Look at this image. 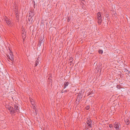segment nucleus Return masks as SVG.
<instances>
[{
  "label": "nucleus",
  "mask_w": 130,
  "mask_h": 130,
  "mask_svg": "<svg viewBox=\"0 0 130 130\" xmlns=\"http://www.w3.org/2000/svg\"><path fill=\"white\" fill-rule=\"evenodd\" d=\"M97 17L98 20V23L99 24V25H101L102 21L101 12H99L97 13Z\"/></svg>",
  "instance_id": "1"
},
{
  "label": "nucleus",
  "mask_w": 130,
  "mask_h": 130,
  "mask_svg": "<svg viewBox=\"0 0 130 130\" xmlns=\"http://www.w3.org/2000/svg\"><path fill=\"white\" fill-rule=\"evenodd\" d=\"M80 101V100L76 99L75 102L78 105L79 104V103Z\"/></svg>",
  "instance_id": "17"
},
{
  "label": "nucleus",
  "mask_w": 130,
  "mask_h": 130,
  "mask_svg": "<svg viewBox=\"0 0 130 130\" xmlns=\"http://www.w3.org/2000/svg\"><path fill=\"white\" fill-rule=\"evenodd\" d=\"M72 61H70V63H71L72 62Z\"/></svg>",
  "instance_id": "35"
},
{
  "label": "nucleus",
  "mask_w": 130,
  "mask_h": 130,
  "mask_svg": "<svg viewBox=\"0 0 130 130\" xmlns=\"http://www.w3.org/2000/svg\"><path fill=\"white\" fill-rule=\"evenodd\" d=\"M32 17H29L28 20L29 24H31L33 22Z\"/></svg>",
  "instance_id": "11"
},
{
  "label": "nucleus",
  "mask_w": 130,
  "mask_h": 130,
  "mask_svg": "<svg viewBox=\"0 0 130 130\" xmlns=\"http://www.w3.org/2000/svg\"><path fill=\"white\" fill-rule=\"evenodd\" d=\"M30 102H32V101H34L32 99H30Z\"/></svg>",
  "instance_id": "29"
},
{
  "label": "nucleus",
  "mask_w": 130,
  "mask_h": 130,
  "mask_svg": "<svg viewBox=\"0 0 130 130\" xmlns=\"http://www.w3.org/2000/svg\"><path fill=\"white\" fill-rule=\"evenodd\" d=\"M69 60L70 61H73V58L72 57H69Z\"/></svg>",
  "instance_id": "22"
},
{
  "label": "nucleus",
  "mask_w": 130,
  "mask_h": 130,
  "mask_svg": "<svg viewBox=\"0 0 130 130\" xmlns=\"http://www.w3.org/2000/svg\"><path fill=\"white\" fill-rule=\"evenodd\" d=\"M35 112H34V114L35 115H36L37 114V109L36 108H35Z\"/></svg>",
  "instance_id": "20"
},
{
  "label": "nucleus",
  "mask_w": 130,
  "mask_h": 130,
  "mask_svg": "<svg viewBox=\"0 0 130 130\" xmlns=\"http://www.w3.org/2000/svg\"><path fill=\"white\" fill-rule=\"evenodd\" d=\"M94 91H93V90H92L91 92H89V94L88 95H92L94 93Z\"/></svg>",
  "instance_id": "19"
},
{
  "label": "nucleus",
  "mask_w": 130,
  "mask_h": 130,
  "mask_svg": "<svg viewBox=\"0 0 130 130\" xmlns=\"http://www.w3.org/2000/svg\"><path fill=\"white\" fill-rule=\"evenodd\" d=\"M69 83L68 81L65 82L64 84V88H65L69 84Z\"/></svg>",
  "instance_id": "12"
},
{
  "label": "nucleus",
  "mask_w": 130,
  "mask_h": 130,
  "mask_svg": "<svg viewBox=\"0 0 130 130\" xmlns=\"http://www.w3.org/2000/svg\"><path fill=\"white\" fill-rule=\"evenodd\" d=\"M6 107L9 111L10 113L12 111L11 110L13 109V107L9 105H7L6 106Z\"/></svg>",
  "instance_id": "7"
},
{
  "label": "nucleus",
  "mask_w": 130,
  "mask_h": 130,
  "mask_svg": "<svg viewBox=\"0 0 130 130\" xmlns=\"http://www.w3.org/2000/svg\"><path fill=\"white\" fill-rule=\"evenodd\" d=\"M31 103L32 106L35 105V102L34 101H32V102H31Z\"/></svg>",
  "instance_id": "23"
},
{
  "label": "nucleus",
  "mask_w": 130,
  "mask_h": 130,
  "mask_svg": "<svg viewBox=\"0 0 130 130\" xmlns=\"http://www.w3.org/2000/svg\"><path fill=\"white\" fill-rule=\"evenodd\" d=\"M39 60L38 58H37V60L35 61V66L36 67L37 66L39 63Z\"/></svg>",
  "instance_id": "14"
},
{
  "label": "nucleus",
  "mask_w": 130,
  "mask_h": 130,
  "mask_svg": "<svg viewBox=\"0 0 130 130\" xmlns=\"http://www.w3.org/2000/svg\"><path fill=\"white\" fill-rule=\"evenodd\" d=\"M18 105H19L17 104H15L14 105V107L15 108L14 110H15L16 112H19L20 111Z\"/></svg>",
  "instance_id": "5"
},
{
  "label": "nucleus",
  "mask_w": 130,
  "mask_h": 130,
  "mask_svg": "<svg viewBox=\"0 0 130 130\" xmlns=\"http://www.w3.org/2000/svg\"><path fill=\"white\" fill-rule=\"evenodd\" d=\"M14 11L15 12V13H18V11L16 8H14Z\"/></svg>",
  "instance_id": "21"
},
{
  "label": "nucleus",
  "mask_w": 130,
  "mask_h": 130,
  "mask_svg": "<svg viewBox=\"0 0 130 130\" xmlns=\"http://www.w3.org/2000/svg\"><path fill=\"white\" fill-rule=\"evenodd\" d=\"M8 55H7V57L8 58Z\"/></svg>",
  "instance_id": "34"
},
{
  "label": "nucleus",
  "mask_w": 130,
  "mask_h": 130,
  "mask_svg": "<svg viewBox=\"0 0 130 130\" xmlns=\"http://www.w3.org/2000/svg\"><path fill=\"white\" fill-rule=\"evenodd\" d=\"M64 88H63L62 89V91H61V93H62V92H63V91L64 90Z\"/></svg>",
  "instance_id": "30"
},
{
  "label": "nucleus",
  "mask_w": 130,
  "mask_h": 130,
  "mask_svg": "<svg viewBox=\"0 0 130 130\" xmlns=\"http://www.w3.org/2000/svg\"><path fill=\"white\" fill-rule=\"evenodd\" d=\"M5 21L8 25H11L12 24V23L10 22V21L9 20V19L8 18L6 19L5 20Z\"/></svg>",
  "instance_id": "10"
},
{
  "label": "nucleus",
  "mask_w": 130,
  "mask_h": 130,
  "mask_svg": "<svg viewBox=\"0 0 130 130\" xmlns=\"http://www.w3.org/2000/svg\"><path fill=\"white\" fill-rule=\"evenodd\" d=\"M113 126L116 130H120L121 128V125L119 122H115Z\"/></svg>",
  "instance_id": "2"
},
{
  "label": "nucleus",
  "mask_w": 130,
  "mask_h": 130,
  "mask_svg": "<svg viewBox=\"0 0 130 130\" xmlns=\"http://www.w3.org/2000/svg\"><path fill=\"white\" fill-rule=\"evenodd\" d=\"M109 127L111 128L113 127V125L112 124H109Z\"/></svg>",
  "instance_id": "26"
},
{
  "label": "nucleus",
  "mask_w": 130,
  "mask_h": 130,
  "mask_svg": "<svg viewBox=\"0 0 130 130\" xmlns=\"http://www.w3.org/2000/svg\"><path fill=\"white\" fill-rule=\"evenodd\" d=\"M35 14L34 10H31L29 13V17H33Z\"/></svg>",
  "instance_id": "4"
},
{
  "label": "nucleus",
  "mask_w": 130,
  "mask_h": 130,
  "mask_svg": "<svg viewBox=\"0 0 130 130\" xmlns=\"http://www.w3.org/2000/svg\"><path fill=\"white\" fill-rule=\"evenodd\" d=\"M33 106V109L35 110V108H35V105H34V106Z\"/></svg>",
  "instance_id": "31"
},
{
  "label": "nucleus",
  "mask_w": 130,
  "mask_h": 130,
  "mask_svg": "<svg viewBox=\"0 0 130 130\" xmlns=\"http://www.w3.org/2000/svg\"><path fill=\"white\" fill-rule=\"evenodd\" d=\"M92 121L90 119V118H88L87 119V120L86 121V123L88 125L87 127L88 128H92L93 126L92 124Z\"/></svg>",
  "instance_id": "3"
},
{
  "label": "nucleus",
  "mask_w": 130,
  "mask_h": 130,
  "mask_svg": "<svg viewBox=\"0 0 130 130\" xmlns=\"http://www.w3.org/2000/svg\"><path fill=\"white\" fill-rule=\"evenodd\" d=\"M119 87H120V86H119V85H117V88H119Z\"/></svg>",
  "instance_id": "32"
},
{
  "label": "nucleus",
  "mask_w": 130,
  "mask_h": 130,
  "mask_svg": "<svg viewBox=\"0 0 130 130\" xmlns=\"http://www.w3.org/2000/svg\"><path fill=\"white\" fill-rule=\"evenodd\" d=\"M9 52L10 53V54H12V52L10 48H9Z\"/></svg>",
  "instance_id": "28"
},
{
  "label": "nucleus",
  "mask_w": 130,
  "mask_h": 130,
  "mask_svg": "<svg viewBox=\"0 0 130 130\" xmlns=\"http://www.w3.org/2000/svg\"><path fill=\"white\" fill-rule=\"evenodd\" d=\"M15 17L17 19V21L18 20V21H19V16L18 15V14L17 13H15Z\"/></svg>",
  "instance_id": "16"
},
{
  "label": "nucleus",
  "mask_w": 130,
  "mask_h": 130,
  "mask_svg": "<svg viewBox=\"0 0 130 130\" xmlns=\"http://www.w3.org/2000/svg\"><path fill=\"white\" fill-rule=\"evenodd\" d=\"M128 80L130 82V76H129V78Z\"/></svg>",
  "instance_id": "33"
},
{
  "label": "nucleus",
  "mask_w": 130,
  "mask_h": 130,
  "mask_svg": "<svg viewBox=\"0 0 130 130\" xmlns=\"http://www.w3.org/2000/svg\"><path fill=\"white\" fill-rule=\"evenodd\" d=\"M15 110L14 108H13V109H12V110H11V111L12 110V111L11 112V113H10L11 114H13L16 112L15 110Z\"/></svg>",
  "instance_id": "15"
},
{
  "label": "nucleus",
  "mask_w": 130,
  "mask_h": 130,
  "mask_svg": "<svg viewBox=\"0 0 130 130\" xmlns=\"http://www.w3.org/2000/svg\"><path fill=\"white\" fill-rule=\"evenodd\" d=\"M89 94V92L88 93V94Z\"/></svg>",
  "instance_id": "36"
},
{
  "label": "nucleus",
  "mask_w": 130,
  "mask_h": 130,
  "mask_svg": "<svg viewBox=\"0 0 130 130\" xmlns=\"http://www.w3.org/2000/svg\"><path fill=\"white\" fill-rule=\"evenodd\" d=\"M82 96L83 95L82 94V92H80L78 93L77 95L76 99L80 100L82 99Z\"/></svg>",
  "instance_id": "8"
},
{
  "label": "nucleus",
  "mask_w": 130,
  "mask_h": 130,
  "mask_svg": "<svg viewBox=\"0 0 130 130\" xmlns=\"http://www.w3.org/2000/svg\"><path fill=\"white\" fill-rule=\"evenodd\" d=\"M98 52L99 54H102L103 53V52L102 50H99Z\"/></svg>",
  "instance_id": "18"
},
{
  "label": "nucleus",
  "mask_w": 130,
  "mask_h": 130,
  "mask_svg": "<svg viewBox=\"0 0 130 130\" xmlns=\"http://www.w3.org/2000/svg\"><path fill=\"white\" fill-rule=\"evenodd\" d=\"M43 42V38L42 39H40L39 41V43L38 44V46L39 47L42 44L44 45Z\"/></svg>",
  "instance_id": "9"
},
{
  "label": "nucleus",
  "mask_w": 130,
  "mask_h": 130,
  "mask_svg": "<svg viewBox=\"0 0 130 130\" xmlns=\"http://www.w3.org/2000/svg\"><path fill=\"white\" fill-rule=\"evenodd\" d=\"M10 55H8V58L12 61H14V56L12 54H9Z\"/></svg>",
  "instance_id": "6"
},
{
  "label": "nucleus",
  "mask_w": 130,
  "mask_h": 130,
  "mask_svg": "<svg viewBox=\"0 0 130 130\" xmlns=\"http://www.w3.org/2000/svg\"><path fill=\"white\" fill-rule=\"evenodd\" d=\"M85 108L87 110H88L90 108V106H87Z\"/></svg>",
  "instance_id": "25"
},
{
  "label": "nucleus",
  "mask_w": 130,
  "mask_h": 130,
  "mask_svg": "<svg viewBox=\"0 0 130 130\" xmlns=\"http://www.w3.org/2000/svg\"><path fill=\"white\" fill-rule=\"evenodd\" d=\"M22 36L24 38H25L26 37V36H25V34H22Z\"/></svg>",
  "instance_id": "27"
},
{
  "label": "nucleus",
  "mask_w": 130,
  "mask_h": 130,
  "mask_svg": "<svg viewBox=\"0 0 130 130\" xmlns=\"http://www.w3.org/2000/svg\"><path fill=\"white\" fill-rule=\"evenodd\" d=\"M129 119L128 118L127 119H126L125 120V122L126 123V124L127 125H129V124L130 123V121H129Z\"/></svg>",
  "instance_id": "13"
},
{
  "label": "nucleus",
  "mask_w": 130,
  "mask_h": 130,
  "mask_svg": "<svg viewBox=\"0 0 130 130\" xmlns=\"http://www.w3.org/2000/svg\"><path fill=\"white\" fill-rule=\"evenodd\" d=\"M68 90H64L63 92H62V93H67V92H68Z\"/></svg>",
  "instance_id": "24"
}]
</instances>
